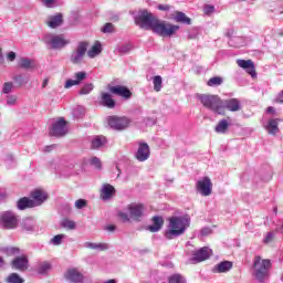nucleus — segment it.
Masks as SVG:
<instances>
[{
    "mask_svg": "<svg viewBox=\"0 0 283 283\" xmlns=\"http://www.w3.org/2000/svg\"><path fill=\"white\" fill-rule=\"evenodd\" d=\"M280 120H282V119L276 118V119H270L268 122V125L265 126V129L272 136H275V134H277V132H280V128L277 127V124L280 123Z\"/></svg>",
    "mask_w": 283,
    "mask_h": 283,
    "instance_id": "c756f323",
    "label": "nucleus"
},
{
    "mask_svg": "<svg viewBox=\"0 0 283 283\" xmlns=\"http://www.w3.org/2000/svg\"><path fill=\"white\" fill-rule=\"evenodd\" d=\"M205 14H211L216 11V7L208 4L203 8Z\"/></svg>",
    "mask_w": 283,
    "mask_h": 283,
    "instance_id": "5fc2aeb1",
    "label": "nucleus"
},
{
    "mask_svg": "<svg viewBox=\"0 0 283 283\" xmlns=\"http://www.w3.org/2000/svg\"><path fill=\"white\" fill-rule=\"evenodd\" d=\"M126 209L130 220L136 222H140V219L145 216V205L143 203H129Z\"/></svg>",
    "mask_w": 283,
    "mask_h": 283,
    "instance_id": "9b49d317",
    "label": "nucleus"
},
{
    "mask_svg": "<svg viewBox=\"0 0 283 283\" xmlns=\"http://www.w3.org/2000/svg\"><path fill=\"white\" fill-rule=\"evenodd\" d=\"M180 30L179 25L171 24L165 20H156L153 32L154 34H157L158 36H174L177 31Z\"/></svg>",
    "mask_w": 283,
    "mask_h": 283,
    "instance_id": "7ed1b4c3",
    "label": "nucleus"
},
{
    "mask_svg": "<svg viewBox=\"0 0 283 283\" xmlns=\"http://www.w3.org/2000/svg\"><path fill=\"white\" fill-rule=\"evenodd\" d=\"M197 193L200 196L207 197L213 190V184L211 182V178L202 177L196 182Z\"/></svg>",
    "mask_w": 283,
    "mask_h": 283,
    "instance_id": "9d476101",
    "label": "nucleus"
},
{
    "mask_svg": "<svg viewBox=\"0 0 283 283\" xmlns=\"http://www.w3.org/2000/svg\"><path fill=\"white\" fill-rule=\"evenodd\" d=\"M132 50H134V45L132 43H125L116 46L115 52H117V54H129Z\"/></svg>",
    "mask_w": 283,
    "mask_h": 283,
    "instance_id": "c9c22d12",
    "label": "nucleus"
},
{
    "mask_svg": "<svg viewBox=\"0 0 283 283\" xmlns=\"http://www.w3.org/2000/svg\"><path fill=\"white\" fill-rule=\"evenodd\" d=\"M253 266L255 280H258V282H264L269 275V269H271V260H262L261 256H255Z\"/></svg>",
    "mask_w": 283,
    "mask_h": 283,
    "instance_id": "20e7f679",
    "label": "nucleus"
},
{
    "mask_svg": "<svg viewBox=\"0 0 283 283\" xmlns=\"http://www.w3.org/2000/svg\"><path fill=\"white\" fill-rule=\"evenodd\" d=\"M18 65L22 70H32V67H34L33 61L28 57H21L18 62Z\"/></svg>",
    "mask_w": 283,
    "mask_h": 283,
    "instance_id": "e433bc0d",
    "label": "nucleus"
},
{
    "mask_svg": "<svg viewBox=\"0 0 283 283\" xmlns=\"http://www.w3.org/2000/svg\"><path fill=\"white\" fill-rule=\"evenodd\" d=\"M169 283H187V280L180 274H174L169 277Z\"/></svg>",
    "mask_w": 283,
    "mask_h": 283,
    "instance_id": "c03bdc74",
    "label": "nucleus"
},
{
    "mask_svg": "<svg viewBox=\"0 0 283 283\" xmlns=\"http://www.w3.org/2000/svg\"><path fill=\"white\" fill-rule=\"evenodd\" d=\"M46 85H48V80H44L42 87H46Z\"/></svg>",
    "mask_w": 283,
    "mask_h": 283,
    "instance_id": "774afa93",
    "label": "nucleus"
},
{
    "mask_svg": "<svg viewBox=\"0 0 283 283\" xmlns=\"http://www.w3.org/2000/svg\"><path fill=\"white\" fill-rule=\"evenodd\" d=\"M11 266L15 271H21L23 273V272L28 271V269L30 266V260H28V255L17 256L11 262Z\"/></svg>",
    "mask_w": 283,
    "mask_h": 283,
    "instance_id": "2eb2a0df",
    "label": "nucleus"
},
{
    "mask_svg": "<svg viewBox=\"0 0 283 283\" xmlns=\"http://www.w3.org/2000/svg\"><path fill=\"white\" fill-rule=\"evenodd\" d=\"M3 229H17L19 227V217L12 211H6L1 216Z\"/></svg>",
    "mask_w": 283,
    "mask_h": 283,
    "instance_id": "f8f14e48",
    "label": "nucleus"
},
{
    "mask_svg": "<svg viewBox=\"0 0 283 283\" xmlns=\"http://www.w3.org/2000/svg\"><path fill=\"white\" fill-rule=\"evenodd\" d=\"M94 91V84L87 83L80 90L78 94L80 96H86L87 94H92Z\"/></svg>",
    "mask_w": 283,
    "mask_h": 283,
    "instance_id": "ea45409f",
    "label": "nucleus"
},
{
    "mask_svg": "<svg viewBox=\"0 0 283 283\" xmlns=\"http://www.w3.org/2000/svg\"><path fill=\"white\" fill-rule=\"evenodd\" d=\"M211 233V230L209 228L201 229V235H209Z\"/></svg>",
    "mask_w": 283,
    "mask_h": 283,
    "instance_id": "e2e57ef3",
    "label": "nucleus"
},
{
    "mask_svg": "<svg viewBox=\"0 0 283 283\" xmlns=\"http://www.w3.org/2000/svg\"><path fill=\"white\" fill-rule=\"evenodd\" d=\"M103 52V46L99 44V42H96L88 51L87 56L88 59H96L98 54Z\"/></svg>",
    "mask_w": 283,
    "mask_h": 283,
    "instance_id": "72a5a7b5",
    "label": "nucleus"
},
{
    "mask_svg": "<svg viewBox=\"0 0 283 283\" xmlns=\"http://www.w3.org/2000/svg\"><path fill=\"white\" fill-rule=\"evenodd\" d=\"M213 255V251L207 247L200 248L192 252V256L189 259L190 264H200L209 260Z\"/></svg>",
    "mask_w": 283,
    "mask_h": 283,
    "instance_id": "6e6552de",
    "label": "nucleus"
},
{
    "mask_svg": "<svg viewBox=\"0 0 283 283\" xmlns=\"http://www.w3.org/2000/svg\"><path fill=\"white\" fill-rule=\"evenodd\" d=\"M65 234H56L51 239V244H53L54 247H59L63 242Z\"/></svg>",
    "mask_w": 283,
    "mask_h": 283,
    "instance_id": "49530a36",
    "label": "nucleus"
},
{
    "mask_svg": "<svg viewBox=\"0 0 283 283\" xmlns=\"http://www.w3.org/2000/svg\"><path fill=\"white\" fill-rule=\"evenodd\" d=\"M158 10H161L163 12H167L170 10L169 4H159Z\"/></svg>",
    "mask_w": 283,
    "mask_h": 283,
    "instance_id": "13d9d810",
    "label": "nucleus"
},
{
    "mask_svg": "<svg viewBox=\"0 0 283 283\" xmlns=\"http://www.w3.org/2000/svg\"><path fill=\"white\" fill-rule=\"evenodd\" d=\"M44 43L52 50H62V48H65L70 43V41L65 40L63 35H54L52 33H49L44 35Z\"/></svg>",
    "mask_w": 283,
    "mask_h": 283,
    "instance_id": "423d86ee",
    "label": "nucleus"
},
{
    "mask_svg": "<svg viewBox=\"0 0 283 283\" xmlns=\"http://www.w3.org/2000/svg\"><path fill=\"white\" fill-rule=\"evenodd\" d=\"M55 147H56V145L46 146L44 148V151H52V149H54Z\"/></svg>",
    "mask_w": 283,
    "mask_h": 283,
    "instance_id": "69168bd1",
    "label": "nucleus"
},
{
    "mask_svg": "<svg viewBox=\"0 0 283 283\" xmlns=\"http://www.w3.org/2000/svg\"><path fill=\"white\" fill-rule=\"evenodd\" d=\"M24 282H25V280L17 273H11L6 279V283H24Z\"/></svg>",
    "mask_w": 283,
    "mask_h": 283,
    "instance_id": "4c0bfd02",
    "label": "nucleus"
},
{
    "mask_svg": "<svg viewBox=\"0 0 283 283\" xmlns=\"http://www.w3.org/2000/svg\"><path fill=\"white\" fill-rule=\"evenodd\" d=\"M75 80H67L64 87L65 90H70V87H74V85H81L83 81L87 78V73L85 71H80L74 74Z\"/></svg>",
    "mask_w": 283,
    "mask_h": 283,
    "instance_id": "6ab92c4d",
    "label": "nucleus"
},
{
    "mask_svg": "<svg viewBox=\"0 0 283 283\" xmlns=\"http://www.w3.org/2000/svg\"><path fill=\"white\" fill-rule=\"evenodd\" d=\"M50 136H55L56 138H61L67 134V122L65 118H59L50 128Z\"/></svg>",
    "mask_w": 283,
    "mask_h": 283,
    "instance_id": "1a4fd4ad",
    "label": "nucleus"
},
{
    "mask_svg": "<svg viewBox=\"0 0 283 283\" xmlns=\"http://www.w3.org/2000/svg\"><path fill=\"white\" fill-rule=\"evenodd\" d=\"M168 222V228L165 232L166 240H174V238L185 235V231L191 224V221L187 217H170Z\"/></svg>",
    "mask_w": 283,
    "mask_h": 283,
    "instance_id": "f257e3e1",
    "label": "nucleus"
},
{
    "mask_svg": "<svg viewBox=\"0 0 283 283\" xmlns=\"http://www.w3.org/2000/svg\"><path fill=\"white\" fill-rule=\"evenodd\" d=\"M176 23H185L186 25H191V19L185 14L182 11H177L174 18Z\"/></svg>",
    "mask_w": 283,
    "mask_h": 283,
    "instance_id": "473e14b6",
    "label": "nucleus"
},
{
    "mask_svg": "<svg viewBox=\"0 0 283 283\" xmlns=\"http://www.w3.org/2000/svg\"><path fill=\"white\" fill-rule=\"evenodd\" d=\"M208 85L209 87H218V85H222V77H219V76L211 77L208 81Z\"/></svg>",
    "mask_w": 283,
    "mask_h": 283,
    "instance_id": "37998d69",
    "label": "nucleus"
},
{
    "mask_svg": "<svg viewBox=\"0 0 283 283\" xmlns=\"http://www.w3.org/2000/svg\"><path fill=\"white\" fill-rule=\"evenodd\" d=\"M4 163L7 165H14V156L8 155L7 158L4 159Z\"/></svg>",
    "mask_w": 283,
    "mask_h": 283,
    "instance_id": "6e6d98bb",
    "label": "nucleus"
},
{
    "mask_svg": "<svg viewBox=\"0 0 283 283\" xmlns=\"http://www.w3.org/2000/svg\"><path fill=\"white\" fill-rule=\"evenodd\" d=\"M7 59L8 61H14V59H17V53H14L13 51L9 52Z\"/></svg>",
    "mask_w": 283,
    "mask_h": 283,
    "instance_id": "bf43d9fd",
    "label": "nucleus"
},
{
    "mask_svg": "<svg viewBox=\"0 0 283 283\" xmlns=\"http://www.w3.org/2000/svg\"><path fill=\"white\" fill-rule=\"evenodd\" d=\"M149 156H150L149 145L147 143H140L135 154V158L139 163H145V160H149Z\"/></svg>",
    "mask_w": 283,
    "mask_h": 283,
    "instance_id": "f3484780",
    "label": "nucleus"
},
{
    "mask_svg": "<svg viewBox=\"0 0 283 283\" xmlns=\"http://www.w3.org/2000/svg\"><path fill=\"white\" fill-rule=\"evenodd\" d=\"M118 216L120 220L124 222H129V220L132 219L129 214H127V212H118Z\"/></svg>",
    "mask_w": 283,
    "mask_h": 283,
    "instance_id": "864d4df0",
    "label": "nucleus"
},
{
    "mask_svg": "<svg viewBox=\"0 0 283 283\" xmlns=\"http://www.w3.org/2000/svg\"><path fill=\"white\" fill-rule=\"evenodd\" d=\"M228 109V112H240L242 109V102L238 98H230L222 102V112Z\"/></svg>",
    "mask_w": 283,
    "mask_h": 283,
    "instance_id": "a211bd4d",
    "label": "nucleus"
},
{
    "mask_svg": "<svg viewBox=\"0 0 283 283\" xmlns=\"http://www.w3.org/2000/svg\"><path fill=\"white\" fill-rule=\"evenodd\" d=\"M61 227H63V229H69L70 231H74V229H76V222L70 219H63L61 222Z\"/></svg>",
    "mask_w": 283,
    "mask_h": 283,
    "instance_id": "a19ab883",
    "label": "nucleus"
},
{
    "mask_svg": "<svg viewBox=\"0 0 283 283\" xmlns=\"http://www.w3.org/2000/svg\"><path fill=\"white\" fill-rule=\"evenodd\" d=\"M108 92H111V94H115V96H122V98H132V91L126 86H108Z\"/></svg>",
    "mask_w": 283,
    "mask_h": 283,
    "instance_id": "aec40b11",
    "label": "nucleus"
},
{
    "mask_svg": "<svg viewBox=\"0 0 283 283\" xmlns=\"http://www.w3.org/2000/svg\"><path fill=\"white\" fill-rule=\"evenodd\" d=\"M114 193H116V189L114 188V186H112L109 184L103 185L102 190H101L102 200H111V198L114 196Z\"/></svg>",
    "mask_w": 283,
    "mask_h": 283,
    "instance_id": "a878e982",
    "label": "nucleus"
},
{
    "mask_svg": "<svg viewBox=\"0 0 283 283\" xmlns=\"http://www.w3.org/2000/svg\"><path fill=\"white\" fill-rule=\"evenodd\" d=\"M75 207L77 209H85V207H87V201L85 199H78L75 201Z\"/></svg>",
    "mask_w": 283,
    "mask_h": 283,
    "instance_id": "3c124183",
    "label": "nucleus"
},
{
    "mask_svg": "<svg viewBox=\"0 0 283 283\" xmlns=\"http://www.w3.org/2000/svg\"><path fill=\"white\" fill-rule=\"evenodd\" d=\"M158 18L147 10L139 11L137 17H135L136 25H139L143 30H154V25Z\"/></svg>",
    "mask_w": 283,
    "mask_h": 283,
    "instance_id": "39448f33",
    "label": "nucleus"
},
{
    "mask_svg": "<svg viewBox=\"0 0 283 283\" xmlns=\"http://www.w3.org/2000/svg\"><path fill=\"white\" fill-rule=\"evenodd\" d=\"M272 240H273V232H268L263 242H265V244H269V242H271Z\"/></svg>",
    "mask_w": 283,
    "mask_h": 283,
    "instance_id": "4d7b16f0",
    "label": "nucleus"
},
{
    "mask_svg": "<svg viewBox=\"0 0 283 283\" xmlns=\"http://www.w3.org/2000/svg\"><path fill=\"white\" fill-rule=\"evenodd\" d=\"M7 105H9L10 107H12V105H17V95H8Z\"/></svg>",
    "mask_w": 283,
    "mask_h": 283,
    "instance_id": "8fccbe9b",
    "label": "nucleus"
},
{
    "mask_svg": "<svg viewBox=\"0 0 283 283\" xmlns=\"http://www.w3.org/2000/svg\"><path fill=\"white\" fill-rule=\"evenodd\" d=\"M197 98L206 109H210V112H213L214 114H224L222 111V99L218 95L201 94L197 95Z\"/></svg>",
    "mask_w": 283,
    "mask_h": 283,
    "instance_id": "f03ea898",
    "label": "nucleus"
},
{
    "mask_svg": "<svg viewBox=\"0 0 283 283\" xmlns=\"http://www.w3.org/2000/svg\"><path fill=\"white\" fill-rule=\"evenodd\" d=\"M45 23L52 30H56V28H61V25H63V13H56L55 15H49Z\"/></svg>",
    "mask_w": 283,
    "mask_h": 283,
    "instance_id": "412c9836",
    "label": "nucleus"
},
{
    "mask_svg": "<svg viewBox=\"0 0 283 283\" xmlns=\"http://www.w3.org/2000/svg\"><path fill=\"white\" fill-rule=\"evenodd\" d=\"M266 114H275V108L273 106H269L266 108Z\"/></svg>",
    "mask_w": 283,
    "mask_h": 283,
    "instance_id": "0e129e2a",
    "label": "nucleus"
},
{
    "mask_svg": "<svg viewBox=\"0 0 283 283\" xmlns=\"http://www.w3.org/2000/svg\"><path fill=\"white\" fill-rule=\"evenodd\" d=\"M78 112H80V113L83 112V107H82V106H77V107L74 109L73 115L76 116V117H78V116H80V115H78Z\"/></svg>",
    "mask_w": 283,
    "mask_h": 283,
    "instance_id": "680f3d73",
    "label": "nucleus"
},
{
    "mask_svg": "<svg viewBox=\"0 0 283 283\" xmlns=\"http://www.w3.org/2000/svg\"><path fill=\"white\" fill-rule=\"evenodd\" d=\"M84 247L86 249H92L93 251H107V249H109V244L107 243L85 242Z\"/></svg>",
    "mask_w": 283,
    "mask_h": 283,
    "instance_id": "2f4dec72",
    "label": "nucleus"
},
{
    "mask_svg": "<svg viewBox=\"0 0 283 283\" xmlns=\"http://www.w3.org/2000/svg\"><path fill=\"white\" fill-rule=\"evenodd\" d=\"M108 125L112 129H116L117 132H120V130L127 129V127H129V118L111 116V117H108Z\"/></svg>",
    "mask_w": 283,
    "mask_h": 283,
    "instance_id": "ddd939ff",
    "label": "nucleus"
},
{
    "mask_svg": "<svg viewBox=\"0 0 283 283\" xmlns=\"http://www.w3.org/2000/svg\"><path fill=\"white\" fill-rule=\"evenodd\" d=\"M31 197L34 202V207H41V205H43V202H45V200H48V193L43 190H34L33 192H31Z\"/></svg>",
    "mask_w": 283,
    "mask_h": 283,
    "instance_id": "4be33fe9",
    "label": "nucleus"
},
{
    "mask_svg": "<svg viewBox=\"0 0 283 283\" xmlns=\"http://www.w3.org/2000/svg\"><path fill=\"white\" fill-rule=\"evenodd\" d=\"M13 87H14V84L12 82H6L2 88L3 94H10Z\"/></svg>",
    "mask_w": 283,
    "mask_h": 283,
    "instance_id": "09e8293b",
    "label": "nucleus"
},
{
    "mask_svg": "<svg viewBox=\"0 0 283 283\" xmlns=\"http://www.w3.org/2000/svg\"><path fill=\"white\" fill-rule=\"evenodd\" d=\"M2 253L6 255H19L21 253V249L17 247H6L1 249Z\"/></svg>",
    "mask_w": 283,
    "mask_h": 283,
    "instance_id": "58836bf2",
    "label": "nucleus"
},
{
    "mask_svg": "<svg viewBox=\"0 0 283 283\" xmlns=\"http://www.w3.org/2000/svg\"><path fill=\"white\" fill-rule=\"evenodd\" d=\"M35 227H36V221H34V219L32 218H25L21 222L22 230L29 233H32Z\"/></svg>",
    "mask_w": 283,
    "mask_h": 283,
    "instance_id": "cd10ccee",
    "label": "nucleus"
},
{
    "mask_svg": "<svg viewBox=\"0 0 283 283\" xmlns=\"http://www.w3.org/2000/svg\"><path fill=\"white\" fill-rule=\"evenodd\" d=\"M163 224H165V220L160 216L153 217V224L148 227V231L150 233H158L163 229Z\"/></svg>",
    "mask_w": 283,
    "mask_h": 283,
    "instance_id": "393cba45",
    "label": "nucleus"
},
{
    "mask_svg": "<svg viewBox=\"0 0 283 283\" xmlns=\"http://www.w3.org/2000/svg\"><path fill=\"white\" fill-rule=\"evenodd\" d=\"M64 277L67 282H71V283H83V282H85V276L76 268L69 269L65 272Z\"/></svg>",
    "mask_w": 283,
    "mask_h": 283,
    "instance_id": "4468645a",
    "label": "nucleus"
},
{
    "mask_svg": "<svg viewBox=\"0 0 283 283\" xmlns=\"http://www.w3.org/2000/svg\"><path fill=\"white\" fill-rule=\"evenodd\" d=\"M13 80L15 81V83H19V85H23V76L17 75Z\"/></svg>",
    "mask_w": 283,
    "mask_h": 283,
    "instance_id": "052dcab7",
    "label": "nucleus"
},
{
    "mask_svg": "<svg viewBox=\"0 0 283 283\" xmlns=\"http://www.w3.org/2000/svg\"><path fill=\"white\" fill-rule=\"evenodd\" d=\"M102 32L104 34H112V32H114V25L112 24V22H107L106 24H104V27L102 28Z\"/></svg>",
    "mask_w": 283,
    "mask_h": 283,
    "instance_id": "de8ad7c7",
    "label": "nucleus"
},
{
    "mask_svg": "<svg viewBox=\"0 0 283 283\" xmlns=\"http://www.w3.org/2000/svg\"><path fill=\"white\" fill-rule=\"evenodd\" d=\"M153 84L155 92H160L163 90V77L160 75L154 76Z\"/></svg>",
    "mask_w": 283,
    "mask_h": 283,
    "instance_id": "79ce46f5",
    "label": "nucleus"
},
{
    "mask_svg": "<svg viewBox=\"0 0 283 283\" xmlns=\"http://www.w3.org/2000/svg\"><path fill=\"white\" fill-rule=\"evenodd\" d=\"M91 165H93V167L96 169H101V159L98 157H93L91 159Z\"/></svg>",
    "mask_w": 283,
    "mask_h": 283,
    "instance_id": "603ef678",
    "label": "nucleus"
},
{
    "mask_svg": "<svg viewBox=\"0 0 283 283\" xmlns=\"http://www.w3.org/2000/svg\"><path fill=\"white\" fill-rule=\"evenodd\" d=\"M230 45H234V48L244 46V38H233L230 40Z\"/></svg>",
    "mask_w": 283,
    "mask_h": 283,
    "instance_id": "a18cd8bd",
    "label": "nucleus"
},
{
    "mask_svg": "<svg viewBox=\"0 0 283 283\" xmlns=\"http://www.w3.org/2000/svg\"><path fill=\"white\" fill-rule=\"evenodd\" d=\"M87 48H90V43L78 42L77 48L72 52L70 57L73 65H81L83 63V59L85 57V54H87Z\"/></svg>",
    "mask_w": 283,
    "mask_h": 283,
    "instance_id": "0eeeda50",
    "label": "nucleus"
},
{
    "mask_svg": "<svg viewBox=\"0 0 283 283\" xmlns=\"http://www.w3.org/2000/svg\"><path fill=\"white\" fill-rule=\"evenodd\" d=\"M52 270V264L48 261L39 262L35 271L39 275H46Z\"/></svg>",
    "mask_w": 283,
    "mask_h": 283,
    "instance_id": "c85d7f7f",
    "label": "nucleus"
},
{
    "mask_svg": "<svg viewBox=\"0 0 283 283\" xmlns=\"http://www.w3.org/2000/svg\"><path fill=\"white\" fill-rule=\"evenodd\" d=\"M99 104L103 107H107L108 109H114V107H116V101H114V98H112V94L105 93V92L101 93Z\"/></svg>",
    "mask_w": 283,
    "mask_h": 283,
    "instance_id": "5701e85b",
    "label": "nucleus"
},
{
    "mask_svg": "<svg viewBox=\"0 0 283 283\" xmlns=\"http://www.w3.org/2000/svg\"><path fill=\"white\" fill-rule=\"evenodd\" d=\"M107 144V138L103 135L95 136L92 139V149H101V147L105 146Z\"/></svg>",
    "mask_w": 283,
    "mask_h": 283,
    "instance_id": "7c9ffc66",
    "label": "nucleus"
},
{
    "mask_svg": "<svg viewBox=\"0 0 283 283\" xmlns=\"http://www.w3.org/2000/svg\"><path fill=\"white\" fill-rule=\"evenodd\" d=\"M237 64L239 67H242V70H245L248 74L252 78H258V73L255 72V64L252 60H237Z\"/></svg>",
    "mask_w": 283,
    "mask_h": 283,
    "instance_id": "dca6fc26",
    "label": "nucleus"
},
{
    "mask_svg": "<svg viewBox=\"0 0 283 283\" xmlns=\"http://www.w3.org/2000/svg\"><path fill=\"white\" fill-rule=\"evenodd\" d=\"M32 208H34V200L28 197H23L19 199L17 202V209L19 211H25V209H32Z\"/></svg>",
    "mask_w": 283,
    "mask_h": 283,
    "instance_id": "bb28decb",
    "label": "nucleus"
},
{
    "mask_svg": "<svg viewBox=\"0 0 283 283\" xmlns=\"http://www.w3.org/2000/svg\"><path fill=\"white\" fill-rule=\"evenodd\" d=\"M214 132L217 134H227L229 132V120L227 119H221L214 127Z\"/></svg>",
    "mask_w": 283,
    "mask_h": 283,
    "instance_id": "f704fd0d",
    "label": "nucleus"
},
{
    "mask_svg": "<svg viewBox=\"0 0 283 283\" xmlns=\"http://www.w3.org/2000/svg\"><path fill=\"white\" fill-rule=\"evenodd\" d=\"M233 269V262L221 261L219 264L212 268V273H229Z\"/></svg>",
    "mask_w": 283,
    "mask_h": 283,
    "instance_id": "b1692460",
    "label": "nucleus"
},
{
    "mask_svg": "<svg viewBox=\"0 0 283 283\" xmlns=\"http://www.w3.org/2000/svg\"><path fill=\"white\" fill-rule=\"evenodd\" d=\"M106 231H116V227L115 226H107Z\"/></svg>",
    "mask_w": 283,
    "mask_h": 283,
    "instance_id": "338daca9",
    "label": "nucleus"
}]
</instances>
